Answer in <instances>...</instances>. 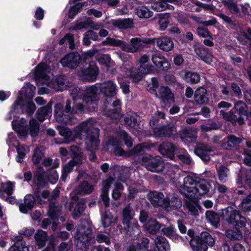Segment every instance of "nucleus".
I'll list each match as a JSON object with an SVG mask.
<instances>
[{
	"instance_id": "obj_1",
	"label": "nucleus",
	"mask_w": 251,
	"mask_h": 251,
	"mask_svg": "<svg viewBox=\"0 0 251 251\" xmlns=\"http://www.w3.org/2000/svg\"><path fill=\"white\" fill-rule=\"evenodd\" d=\"M35 87L30 83H26L18 97L17 100L13 104L11 109L6 119L11 120L15 117L18 113L26 112L29 116L31 115L35 110V106L31 101L34 97Z\"/></svg>"
},
{
	"instance_id": "obj_2",
	"label": "nucleus",
	"mask_w": 251,
	"mask_h": 251,
	"mask_svg": "<svg viewBox=\"0 0 251 251\" xmlns=\"http://www.w3.org/2000/svg\"><path fill=\"white\" fill-rule=\"evenodd\" d=\"M95 121L89 119L75 128L76 137L80 138L82 135H87L86 138V147L91 151L96 150L100 144L99 140V130L95 126Z\"/></svg>"
},
{
	"instance_id": "obj_3",
	"label": "nucleus",
	"mask_w": 251,
	"mask_h": 251,
	"mask_svg": "<svg viewBox=\"0 0 251 251\" xmlns=\"http://www.w3.org/2000/svg\"><path fill=\"white\" fill-rule=\"evenodd\" d=\"M50 68L44 63H40L36 68L34 74L36 81L45 83L56 91H62L67 86V79L64 76L58 77L55 81L50 80Z\"/></svg>"
},
{
	"instance_id": "obj_4",
	"label": "nucleus",
	"mask_w": 251,
	"mask_h": 251,
	"mask_svg": "<svg viewBox=\"0 0 251 251\" xmlns=\"http://www.w3.org/2000/svg\"><path fill=\"white\" fill-rule=\"evenodd\" d=\"M84 111V107L80 104L73 102V106L71 108V101L68 100L66 102L65 110L64 111L62 104L58 103L54 107V117L59 122L72 124L76 122V120L73 118V115L78 112Z\"/></svg>"
},
{
	"instance_id": "obj_5",
	"label": "nucleus",
	"mask_w": 251,
	"mask_h": 251,
	"mask_svg": "<svg viewBox=\"0 0 251 251\" xmlns=\"http://www.w3.org/2000/svg\"><path fill=\"white\" fill-rule=\"evenodd\" d=\"M149 59L148 55H142L138 60V68L124 69L123 71L126 76L131 78L133 82H138L142 79L144 75L150 74L153 71V66L149 64Z\"/></svg>"
},
{
	"instance_id": "obj_6",
	"label": "nucleus",
	"mask_w": 251,
	"mask_h": 251,
	"mask_svg": "<svg viewBox=\"0 0 251 251\" xmlns=\"http://www.w3.org/2000/svg\"><path fill=\"white\" fill-rule=\"evenodd\" d=\"M185 175L184 173H182L181 175L175 176L172 178V182L186 197H195L197 191L194 190L198 178L190 176L184 177Z\"/></svg>"
},
{
	"instance_id": "obj_7",
	"label": "nucleus",
	"mask_w": 251,
	"mask_h": 251,
	"mask_svg": "<svg viewBox=\"0 0 251 251\" xmlns=\"http://www.w3.org/2000/svg\"><path fill=\"white\" fill-rule=\"evenodd\" d=\"M147 89L151 93L164 102H174V95L171 90L166 86H161L159 87L158 79L153 77L151 83L148 84Z\"/></svg>"
},
{
	"instance_id": "obj_8",
	"label": "nucleus",
	"mask_w": 251,
	"mask_h": 251,
	"mask_svg": "<svg viewBox=\"0 0 251 251\" xmlns=\"http://www.w3.org/2000/svg\"><path fill=\"white\" fill-rule=\"evenodd\" d=\"M234 108L237 111L236 114H233L231 112L225 114L223 110L220 111L225 120L231 121L233 123H238L239 125L244 123L245 118H247V108L246 104L239 101L234 105Z\"/></svg>"
},
{
	"instance_id": "obj_9",
	"label": "nucleus",
	"mask_w": 251,
	"mask_h": 251,
	"mask_svg": "<svg viewBox=\"0 0 251 251\" xmlns=\"http://www.w3.org/2000/svg\"><path fill=\"white\" fill-rule=\"evenodd\" d=\"M98 87L96 85H92L87 87L84 93V98L83 102L85 105L81 103L75 102L76 104H81L86 111H92L95 109L96 106V100H97L98 94Z\"/></svg>"
},
{
	"instance_id": "obj_10",
	"label": "nucleus",
	"mask_w": 251,
	"mask_h": 251,
	"mask_svg": "<svg viewBox=\"0 0 251 251\" xmlns=\"http://www.w3.org/2000/svg\"><path fill=\"white\" fill-rule=\"evenodd\" d=\"M221 216L230 224L235 226H242L245 222V218L242 216L238 211L231 207L222 210Z\"/></svg>"
},
{
	"instance_id": "obj_11",
	"label": "nucleus",
	"mask_w": 251,
	"mask_h": 251,
	"mask_svg": "<svg viewBox=\"0 0 251 251\" xmlns=\"http://www.w3.org/2000/svg\"><path fill=\"white\" fill-rule=\"evenodd\" d=\"M123 222L127 228V233L131 235L133 231L134 234H138L140 232L139 227L136 223L133 221V214L129 206H126L123 211Z\"/></svg>"
},
{
	"instance_id": "obj_12",
	"label": "nucleus",
	"mask_w": 251,
	"mask_h": 251,
	"mask_svg": "<svg viewBox=\"0 0 251 251\" xmlns=\"http://www.w3.org/2000/svg\"><path fill=\"white\" fill-rule=\"evenodd\" d=\"M153 42V40L151 38H133L130 41V44L125 43V45L123 46V50L130 53L136 52L141 50L145 44Z\"/></svg>"
},
{
	"instance_id": "obj_13",
	"label": "nucleus",
	"mask_w": 251,
	"mask_h": 251,
	"mask_svg": "<svg viewBox=\"0 0 251 251\" xmlns=\"http://www.w3.org/2000/svg\"><path fill=\"white\" fill-rule=\"evenodd\" d=\"M86 222L81 226H77L76 229V234L75 238L78 240L77 245L79 243H82L86 247V244L93 241V238L92 237V230L89 226H84Z\"/></svg>"
},
{
	"instance_id": "obj_14",
	"label": "nucleus",
	"mask_w": 251,
	"mask_h": 251,
	"mask_svg": "<svg viewBox=\"0 0 251 251\" xmlns=\"http://www.w3.org/2000/svg\"><path fill=\"white\" fill-rule=\"evenodd\" d=\"M142 161L146 168L153 172H160L164 167V164L160 157L150 159L148 156H146L143 157Z\"/></svg>"
},
{
	"instance_id": "obj_15",
	"label": "nucleus",
	"mask_w": 251,
	"mask_h": 251,
	"mask_svg": "<svg viewBox=\"0 0 251 251\" xmlns=\"http://www.w3.org/2000/svg\"><path fill=\"white\" fill-rule=\"evenodd\" d=\"M49 218L44 219L42 222V227L46 229L49 225L52 223V229L54 230L56 229V221L57 220L59 214V209L54 206V204L50 203L49 211Z\"/></svg>"
},
{
	"instance_id": "obj_16",
	"label": "nucleus",
	"mask_w": 251,
	"mask_h": 251,
	"mask_svg": "<svg viewBox=\"0 0 251 251\" xmlns=\"http://www.w3.org/2000/svg\"><path fill=\"white\" fill-rule=\"evenodd\" d=\"M195 51L200 58L207 64L212 65L215 60L209 50L202 45H196Z\"/></svg>"
},
{
	"instance_id": "obj_17",
	"label": "nucleus",
	"mask_w": 251,
	"mask_h": 251,
	"mask_svg": "<svg viewBox=\"0 0 251 251\" xmlns=\"http://www.w3.org/2000/svg\"><path fill=\"white\" fill-rule=\"evenodd\" d=\"M148 199L154 206H162L167 208L168 207L169 199H164L163 194L158 192H150L148 195Z\"/></svg>"
},
{
	"instance_id": "obj_18",
	"label": "nucleus",
	"mask_w": 251,
	"mask_h": 251,
	"mask_svg": "<svg viewBox=\"0 0 251 251\" xmlns=\"http://www.w3.org/2000/svg\"><path fill=\"white\" fill-rule=\"evenodd\" d=\"M98 74V67L94 63H92L88 68L78 72V75L84 80L93 81L96 79Z\"/></svg>"
},
{
	"instance_id": "obj_19",
	"label": "nucleus",
	"mask_w": 251,
	"mask_h": 251,
	"mask_svg": "<svg viewBox=\"0 0 251 251\" xmlns=\"http://www.w3.org/2000/svg\"><path fill=\"white\" fill-rule=\"evenodd\" d=\"M81 60V57L77 53H71L65 56L60 61L64 66L71 69L76 68Z\"/></svg>"
},
{
	"instance_id": "obj_20",
	"label": "nucleus",
	"mask_w": 251,
	"mask_h": 251,
	"mask_svg": "<svg viewBox=\"0 0 251 251\" xmlns=\"http://www.w3.org/2000/svg\"><path fill=\"white\" fill-rule=\"evenodd\" d=\"M35 195L36 199L31 195L25 196L24 203L19 206L20 210L22 213L25 214L31 210L34 206L35 200H38L40 198V192L38 190L35 192Z\"/></svg>"
},
{
	"instance_id": "obj_21",
	"label": "nucleus",
	"mask_w": 251,
	"mask_h": 251,
	"mask_svg": "<svg viewBox=\"0 0 251 251\" xmlns=\"http://www.w3.org/2000/svg\"><path fill=\"white\" fill-rule=\"evenodd\" d=\"M100 89L102 94L107 98L115 96L118 90L116 83L111 80L106 81L101 83Z\"/></svg>"
},
{
	"instance_id": "obj_22",
	"label": "nucleus",
	"mask_w": 251,
	"mask_h": 251,
	"mask_svg": "<svg viewBox=\"0 0 251 251\" xmlns=\"http://www.w3.org/2000/svg\"><path fill=\"white\" fill-rule=\"evenodd\" d=\"M151 60L153 64L160 70L167 71L170 68V64L167 58L160 53L152 54Z\"/></svg>"
},
{
	"instance_id": "obj_23",
	"label": "nucleus",
	"mask_w": 251,
	"mask_h": 251,
	"mask_svg": "<svg viewBox=\"0 0 251 251\" xmlns=\"http://www.w3.org/2000/svg\"><path fill=\"white\" fill-rule=\"evenodd\" d=\"M153 42L156 41L157 47L164 51H169L172 50L174 47L172 40L168 37H161L158 38H154Z\"/></svg>"
},
{
	"instance_id": "obj_24",
	"label": "nucleus",
	"mask_w": 251,
	"mask_h": 251,
	"mask_svg": "<svg viewBox=\"0 0 251 251\" xmlns=\"http://www.w3.org/2000/svg\"><path fill=\"white\" fill-rule=\"evenodd\" d=\"M113 179L109 177L103 180L102 183V192L101 198L106 207L109 205V198L108 197V191L110 184L113 182Z\"/></svg>"
},
{
	"instance_id": "obj_25",
	"label": "nucleus",
	"mask_w": 251,
	"mask_h": 251,
	"mask_svg": "<svg viewBox=\"0 0 251 251\" xmlns=\"http://www.w3.org/2000/svg\"><path fill=\"white\" fill-rule=\"evenodd\" d=\"M159 152L163 155H166L171 160H175V147L172 144L164 143L159 147Z\"/></svg>"
},
{
	"instance_id": "obj_26",
	"label": "nucleus",
	"mask_w": 251,
	"mask_h": 251,
	"mask_svg": "<svg viewBox=\"0 0 251 251\" xmlns=\"http://www.w3.org/2000/svg\"><path fill=\"white\" fill-rule=\"evenodd\" d=\"M196 187L194 190H196V196L192 197V198H199L201 195L206 194L209 190L210 185L209 183L204 179L198 180L197 179Z\"/></svg>"
},
{
	"instance_id": "obj_27",
	"label": "nucleus",
	"mask_w": 251,
	"mask_h": 251,
	"mask_svg": "<svg viewBox=\"0 0 251 251\" xmlns=\"http://www.w3.org/2000/svg\"><path fill=\"white\" fill-rule=\"evenodd\" d=\"M176 0H159L158 1L152 4V8L157 11H162L167 9H173L174 7L169 3L176 2Z\"/></svg>"
},
{
	"instance_id": "obj_28",
	"label": "nucleus",
	"mask_w": 251,
	"mask_h": 251,
	"mask_svg": "<svg viewBox=\"0 0 251 251\" xmlns=\"http://www.w3.org/2000/svg\"><path fill=\"white\" fill-rule=\"evenodd\" d=\"M81 164L80 159L78 158V161L75 160V158H73L72 160L63 166L62 171L61 179L65 181L68 176V174L73 170L75 166H77Z\"/></svg>"
},
{
	"instance_id": "obj_29",
	"label": "nucleus",
	"mask_w": 251,
	"mask_h": 251,
	"mask_svg": "<svg viewBox=\"0 0 251 251\" xmlns=\"http://www.w3.org/2000/svg\"><path fill=\"white\" fill-rule=\"evenodd\" d=\"M190 244L193 251H206L207 250V246L202 239L198 236L193 237L190 241Z\"/></svg>"
},
{
	"instance_id": "obj_30",
	"label": "nucleus",
	"mask_w": 251,
	"mask_h": 251,
	"mask_svg": "<svg viewBox=\"0 0 251 251\" xmlns=\"http://www.w3.org/2000/svg\"><path fill=\"white\" fill-rule=\"evenodd\" d=\"M15 183L13 182L7 181L5 183H1L0 185V198L4 199V194L7 196H10L14 191Z\"/></svg>"
},
{
	"instance_id": "obj_31",
	"label": "nucleus",
	"mask_w": 251,
	"mask_h": 251,
	"mask_svg": "<svg viewBox=\"0 0 251 251\" xmlns=\"http://www.w3.org/2000/svg\"><path fill=\"white\" fill-rule=\"evenodd\" d=\"M25 123V120L21 119L19 122L17 120H13L12 122L13 128L18 133L21 137H25L28 134L26 130H25L24 125Z\"/></svg>"
},
{
	"instance_id": "obj_32",
	"label": "nucleus",
	"mask_w": 251,
	"mask_h": 251,
	"mask_svg": "<svg viewBox=\"0 0 251 251\" xmlns=\"http://www.w3.org/2000/svg\"><path fill=\"white\" fill-rule=\"evenodd\" d=\"M207 91L203 87H200L196 89L194 94V100L198 104H203L208 101L206 96Z\"/></svg>"
},
{
	"instance_id": "obj_33",
	"label": "nucleus",
	"mask_w": 251,
	"mask_h": 251,
	"mask_svg": "<svg viewBox=\"0 0 251 251\" xmlns=\"http://www.w3.org/2000/svg\"><path fill=\"white\" fill-rule=\"evenodd\" d=\"M182 78L187 82L191 84L198 83L200 80L199 75L196 73L183 71L181 72Z\"/></svg>"
},
{
	"instance_id": "obj_34",
	"label": "nucleus",
	"mask_w": 251,
	"mask_h": 251,
	"mask_svg": "<svg viewBox=\"0 0 251 251\" xmlns=\"http://www.w3.org/2000/svg\"><path fill=\"white\" fill-rule=\"evenodd\" d=\"M154 242L159 251H170V245L165 238L161 236H158L154 239Z\"/></svg>"
},
{
	"instance_id": "obj_35",
	"label": "nucleus",
	"mask_w": 251,
	"mask_h": 251,
	"mask_svg": "<svg viewBox=\"0 0 251 251\" xmlns=\"http://www.w3.org/2000/svg\"><path fill=\"white\" fill-rule=\"evenodd\" d=\"M12 145L17 149L18 155L16 160L18 162L21 163L23 161L26 153L29 151V148L27 146L19 145V143L17 141L15 143H13Z\"/></svg>"
},
{
	"instance_id": "obj_36",
	"label": "nucleus",
	"mask_w": 251,
	"mask_h": 251,
	"mask_svg": "<svg viewBox=\"0 0 251 251\" xmlns=\"http://www.w3.org/2000/svg\"><path fill=\"white\" fill-rule=\"evenodd\" d=\"M121 101L119 100H117L114 101L112 103V106L113 107H116L115 110L110 109L105 114L107 115L108 116L110 117L111 118L115 119V120H120L122 116L121 114L120 113V108L119 107L120 106Z\"/></svg>"
},
{
	"instance_id": "obj_37",
	"label": "nucleus",
	"mask_w": 251,
	"mask_h": 251,
	"mask_svg": "<svg viewBox=\"0 0 251 251\" xmlns=\"http://www.w3.org/2000/svg\"><path fill=\"white\" fill-rule=\"evenodd\" d=\"M211 150L208 149L207 147L204 145L199 146L194 151L195 154L204 161H208L210 159L208 153Z\"/></svg>"
},
{
	"instance_id": "obj_38",
	"label": "nucleus",
	"mask_w": 251,
	"mask_h": 251,
	"mask_svg": "<svg viewBox=\"0 0 251 251\" xmlns=\"http://www.w3.org/2000/svg\"><path fill=\"white\" fill-rule=\"evenodd\" d=\"M135 13L140 18L148 19L152 17L153 13L148 7L139 6L136 8Z\"/></svg>"
},
{
	"instance_id": "obj_39",
	"label": "nucleus",
	"mask_w": 251,
	"mask_h": 251,
	"mask_svg": "<svg viewBox=\"0 0 251 251\" xmlns=\"http://www.w3.org/2000/svg\"><path fill=\"white\" fill-rule=\"evenodd\" d=\"M186 201V206L192 215H197L198 214L200 206L198 202L195 200L196 198L187 197Z\"/></svg>"
},
{
	"instance_id": "obj_40",
	"label": "nucleus",
	"mask_w": 251,
	"mask_h": 251,
	"mask_svg": "<svg viewBox=\"0 0 251 251\" xmlns=\"http://www.w3.org/2000/svg\"><path fill=\"white\" fill-rule=\"evenodd\" d=\"M58 130L60 134L63 136L68 141L70 142L74 140L76 137V133L75 130L72 131L70 130L68 127L65 126H60L58 128Z\"/></svg>"
},
{
	"instance_id": "obj_41",
	"label": "nucleus",
	"mask_w": 251,
	"mask_h": 251,
	"mask_svg": "<svg viewBox=\"0 0 251 251\" xmlns=\"http://www.w3.org/2000/svg\"><path fill=\"white\" fill-rule=\"evenodd\" d=\"M149 240L147 238H143L141 243H134L130 245L128 251H146L149 247Z\"/></svg>"
},
{
	"instance_id": "obj_42",
	"label": "nucleus",
	"mask_w": 251,
	"mask_h": 251,
	"mask_svg": "<svg viewBox=\"0 0 251 251\" xmlns=\"http://www.w3.org/2000/svg\"><path fill=\"white\" fill-rule=\"evenodd\" d=\"M51 104L49 103L45 107L41 108L38 110L37 118L38 120L42 122L47 117H50L51 115Z\"/></svg>"
},
{
	"instance_id": "obj_43",
	"label": "nucleus",
	"mask_w": 251,
	"mask_h": 251,
	"mask_svg": "<svg viewBox=\"0 0 251 251\" xmlns=\"http://www.w3.org/2000/svg\"><path fill=\"white\" fill-rule=\"evenodd\" d=\"M242 142V139L240 138L236 137L233 135L228 136V141L226 143H223L221 145V147L224 149L228 150L231 148L238 145Z\"/></svg>"
},
{
	"instance_id": "obj_44",
	"label": "nucleus",
	"mask_w": 251,
	"mask_h": 251,
	"mask_svg": "<svg viewBox=\"0 0 251 251\" xmlns=\"http://www.w3.org/2000/svg\"><path fill=\"white\" fill-rule=\"evenodd\" d=\"M197 137V129H187L183 131L181 134V138L184 141H193L195 140Z\"/></svg>"
},
{
	"instance_id": "obj_45",
	"label": "nucleus",
	"mask_w": 251,
	"mask_h": 251,
	"mask_svg": "<svg viewBox=\"0 0 251 251\" xmlns=\"http://www.w3.org/2000/svg\"><path fill=\"white\" fill-rule=\"evenodd\" d=\"M117 218H114L112 213L109 211H105L101 215V222L104 227H108L113 223L116 222Z\"/></svg>"
},
{
	"instance_id": "obj_46",
	"label": "nucleus",
	"mask_w": 251,
	"mask_h": 251,
	"mask_svg": "<svg viewBox=\"0 0 251 251\" xmlns=\"http://www.w3.org/2000/svg\"><path fill=\"white\" fill-rule=\"evenodd\" d=\"M142 150V147L140 145L137 146L134 151H130V152H125L121 148L116 147L114 149V152L116 155L124 156L128 157L132 155L133 153L139 152Z\"/></svg>"
},
{
	"instance_id": "obj_47",
	"label": "nucleus",
	"mask_w": 251,
	"mask_h": 251,
	"mask_svg": "<svg viewBox=\"0 0 251 251\" xmlns=\"http://www.w3.org/2000/svg\"><path fill=\"white\" fill-rule=\"evenodd\" d=\"M146 230L151 234H156L161 227L158 223L153 219L149 220L145 225Z\"/></svg>"
},
{
	"instance_id": "obj_48",
	"label": "nucleus",
	"mask_w": 251,
	"mask_h": 251,
	"mask_svg": "<svg viewBox=\"0 0 251 251\" xmlns=\"http://www.w3.org/2000/svg\"><path fill=\"white\" fill-rule=\"evenodd\" d=\"M113 25L120 29H126L132 26L133 22L131 19H119L114 21Z\"/></svg>"
},
{
	"instance_id": "obj_49",
	"label": "nucleus",
	"mask_w": 251,
	"mask_h": 251,
	"mask_svg": "<svg viewBox=\"0 0 251 251\" xmlns=\"http://www.w3.org/2000/svg\"><path fill=\"white\" fill-rule=\"evenodd\" d=\"M93 189L92 184L87 181H84L76 189L75 191L77 194L83 195L91 193Z\"/></svg>"
},
{
	"instance_id": "obj_50",
	"label": "nucleus",
	"mask_w": 251,
	"mask_h": 251,
	"mask_svg": "<svg viewBox=\"0 0 251 251\" xmlns=\"http://www.w3.org/2000/svg\"><path fill=\"white\" fill-rule=\"evenodd\" d=\"M34 238L37 245L41 248L45 245L47 240L46 232L42 230H38L34 235Z\"/></svg>"
},
{
	"instance_id": "obj_51",
	"label": "nucleus",
	"mask_w": 251,
	"mask_h": 251,
	"mask_svg": "<svg viewBox=\"0 0 251 251\" xmlns=\"http://www.w3.org/2000/svg\"><path fill=\"white\" fill-rule=\"evenodd\" d=\"M236 37L242 44H246L248 40H251V29L248 28L246 31L238 33Z\"/></svg>"
},
{
	"instance_id": "obj_52",
	"label": "nucleus",
	"mask_w": 251,
	"mask_h": 251,
	"mask_svg": "<svg viewBox=\"0 0 251 251\" xmlns=\"http://www.w3.org/2000/svg\"><path fill=\"white\" fill-rule=\"evenodd\" d=\"M175 154L177 155V157L183 163L187 164L191 163L192 160L189 155L184 150L181 149L177 150L176 151Z\"/></svg>"
},
{
	"instance_id": "obj_53",
	"label": "nucleus",
	"mask_w": 251,
	"mask_h": 251,
	"mask_svg": "<svg viewBox=\"0 0 251 251\" xmlns=\"http://www.w3.org/2000/svg\"><path fill=\"white\" fill-rule=\"evenodd\" d=\"M173 128L168 126H162L154 129V135L156 137H162L163 135L170 136L173 132Z\"/></svg>"
},
{
	"instance_id": "obj_54",
	"label": "nucleus",
	"mask_w": 251,
	"mask_h": 251,
	"mask_svg": "<svg viewBox=\"0 0 251 251\" xmlns=\"http://www.w3.org/2000/svg\"><path fill=\"white\" fill-rule=\"evenodd\" d=\"M85 208L84 201L82 199L79 200L75 206L73 212L74 218L79 217L83 212Z\"/></svg>"
},
{
	"instance_id": "obj_55",
	"label": "nucleus",
	"mask_w": 251,
	"mask_h": 251,
	"mask_svg": "<svg viewBox=\"0 0 251 251\" xmlns=\"http://www.w3.org/2000/svg\"><path fill=\"white\" fill-rule=\"evenodd\" d=\"M102 44L103 45H108L114 47H120L122 50L123 46L125 45V43L124 41L111 37L106 38V39L102 42Z\"/></svg>"
},
{
	"instance_id": "obj_56",
	"label": "nucleus",
	"mask_w": 251,
	"mask_h": 251,
	"mask_svg": "<svg viewBox=\"0 0 251 251\" xmlns=\"http://www.w3.org/2000/svg\"><path fill=\"white\" fill-rule=\"evenodd\" d=\"M226 236L231 240H240L242 238V234L237 228L228 229L226 232Z\"/></svg>"
},
{
	"instance_id": "obj_57",
	"label": "nucleus",
	"mask_w": 251,
	"mask_h": 251,
	"mask_svg": "<svg viewBox=\"0 0 251 251\" xmlns=\"http://www.w3.org/2000/svg\"><path fill=\"white\" fill-rule=\"evenodd\" d=\"M161 231L165 235L172 239L174 241L176 242L177 241L178 236L175 232V228L172 226L162 228Z\"/></svg>"
},
{
	"instance_id": "obj_58",
	"label": "nucleus",
	"mask_w": 251,
	"mask_h": 251,
	"mask_svg": "<svg viewBox=\"0 0 251 251\" xmlns=\"http://www.w3.org/2000/svg\"><path fill=\"white\" fill-rule=\"evenodd\" d=\"M241 183L244 185L251 186V170L242 171L241 172Z\"/></svg>"
},
{
	"instance_id": "obj_59",
	"label": "nucleus",
	"mask_w": 251,
	"mask_h": 251,
	"mask_svg": "<svg viewBox=\"0 0 251 251\" xmlns=\"http://www.w3.org/2000/svg\"><path fill=\"white\" fill-rule=\"evenodd\" d=\"M43 148L37 147L34 150L32 156V161L34 164H38L43 157Z\"/></svg>"
},
{
	"instance_id": "obj_60",
	"label": "nucleus",
	"mask_w": 251,
	"mask_h": 251,
	"mask_svg": "<svg viewBox=\"0 0 251 251\" xmlns=\"http://www.w3.org/2000/svg\"><path fill=\"white\" fill-rule=\"evenodd\" d=\"M219 179L223 182L226 181L229 173L228 169L223 166L217 168Z\"/></svg>"
},
{
	"instance_id": "obj_61",
	"label": "nucleus",
	"mask_w": 251,
	"mask_h": 251,
	"mask_svg": "<svg viewBox=\"0 0 251 251\" xmlns=\"http://www.w3.org/2000/svg\"><path fill=\"white\" fill-rule=\"evenodd\" d=\"M205 214L207 220L213 226H216L220 220L218 215L214 212L211 211L206 212Z\"/></svg>"
},
{
	"instance_id": "obj_62",
	"label": "nucleus",
	"mask_w": 251,
	"mask_h": 251,
	"mask_svg": "<svg viewBox=\"0 0 251 251\" xmlns=\"http://www.w3.org/2000/svg\"><path fill=\"white\" fill-rule=\"evenodd\" d=\"M169 15L168 13L159 15V24L161 30L165 29L169 23Z\"/></svg>"
},
{
	"instance_id": "obj_63",
	"label": "nucleus",
	"mask_w": 251,
	"mask_h": 251,
	"mask_svg": "<svg viewBox=\"0 0 251 251\" xmlns=\"http://www.w3.org/2000/svg\"><path fill=\"white\" fill-rule=\"evenodd\" d=\"M29 134L34 137L36 136L39 131V124L35 119H32L29 122Z\"/></svg>"
},
{
	"instance_id": "obj_64",
	"label": "nucleus",
	"mask_w": 251,
	"mask_h": 251,
	"mask_svg": "<svg viewBox=\"0 0 251 251\" xmlns=\"http://www.w3.org/2000/svg\"><path fill=\"white\" fill-rule=\"evenodd\" d=\"M241 207L245 211H251V195L244 199L241 203Z\"/></svg>"
}]
</instances>
